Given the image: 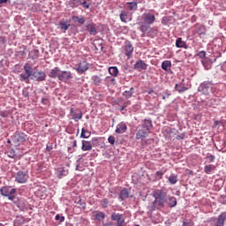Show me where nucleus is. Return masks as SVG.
<instances>
[{"instance_id":"f257e3e1","label":"nucleus","mask_w":226,"mask_h":226,"mask_svg":"<svg viewBox=\"0 0 226 226\" xmlns=\"http://www.w3.org/2000/svg\"><path fill=\"white\" fill-rule=\"evenodd\" d=\"M156 17L154 14L149 12L144 13L141 18V21L139 23L141 33H147L150 29V26L154 24Z\"/></svg>"},{"instance_id":"f03ea898","label":"nucleus","mask_w":226,"mask_h":226,"mask_svg":"<svg viewBox=\"0 0 226 226\" xmlns=\"http://www.w3.org/2000/svg\"><path fill=\"white\" fill-rule=\"evenodd\" d=\"M0 193L4 197H7L9 199V200H14L15 193H17V190L11 188V186H3L0 189Z\"/></svg>"},{"instance_id":"7ed1b4c3","label":"nucleus","mask_w":226,"mask_h":226,"mask_svg":"<svg viewBox=\"0 0 226 226\" xmlns=\"http://www.w3.org/2000/svg\"><path fill=\"white\" fill-rule=\"evenodd\" d=\"M27 179H29V174L27 171L19 170L15 175V181L19 185L27 183Z\"/></svg>"},{"instance_id":"20e7f679","label":"nucleus","mask_w":226,"mask_h":226,"mask_svg":"<svg viewBox=\"0 0 226 226\" xmlns=\"http://www.w3.org/2000/svg\"><path fill=\"white\" fill-rule=\"evenodd\" d=\"M111 220L113 222H117V226H126V222H124V215L119 213H112Z\"/></svg>"},{"instance_id":"39448f33","label":"nucleus","mask_w":226,"mask_h":226,"mask_svg":"<svg viewBox=\"0 0 226 226\" xmlns=\"http://www.w3.org/2000/svg\"><path fill=\"white\" fill-rule=\"evenodd\" d=\"M212 86H213V84H211V82L205 81L200 84L198 91H199V93H201V94H205V96H207V94H209V91H210Z\"/></svg>"},{"instance_id":"423d86ee","label":"nucleus","mask_w":226,"mask_h":226,"mask_svg":"<svg viewBox=\"0 0 226 226\" xmlns=\"http://www.w3.org/2000/svg\"><path fill=\"white\" fill-rule=\"evenodd\" d=\"M74 70H76L79 75H82V73H86V72L89 70V63L86 61L80 62L76 65Z\"/></svg>"},{"instance_id":"0eeeda50","label":"nucleus","mask_w":226,"mask_h":226,"mask_svg":"<svg viewBox=\"0 0 226 226\" xmlns=\"http://www.w3.org/2000/svg\"><path fill=\"white\" fill-rule=\"evenodd\" d=\"M47 78V75L43 72L35 71L32 74V80H36L37 82H43L45 79Z\"/></svg>"},{"instance_id":"6e6552de","label":"nucleus","mask_w":226,"mask_h":226,"mask_svg":"<svg viewBox=\"0 0 226 226\" xmlns=\"http://www.w3.org/2000/svg\"><path fill=\"white\" fill-rule=\"evenodd\" d=\"M27 136L23 132H16L13 136V142L18 146H20V142H26Z\"/></svg>"},{"instance_id":"1a4fd4ad","label":"nucleus","mask_w":226,"mask_h":226,"mask_svg":"<svg viewBox=\"0 0 226 226\" xmlns=\"http://www.w3.org/2000/svg\"><path fill=\"white\" fill-rule=\"evenodd\" d=\"M124 52L125 56L130 59L133 54V46L132 45L131 41H125L124 46Z\"/></svg>"},{"instance_id":"9d476101","label":"nucleus","mask_w":226,"mask_h":226,"mask_svg":"<svg viewBox=\"0 0 226 226\" xmlns=\"http://www.w3.org/2000/svg\"><path fill=\"white\" fill-rule=\"evenodd\" d=\"M149 133H151V132L146 131V129H139L136 133V139L144 142V139L148 137Z\"/></svg>"},{"instance_id":"9b49d317","label":"nucleus","mask_w":226,"mask_h":226,"mask_svg":"<svg viewBox=\"0 0 226 226\" xmlns=\"http://www.w3.org/2000/svg\"><path fill=\"white\" fill-rule=\"evenodd\" d=\"M92 220H95L97 222H102V220H105V213L100 210H95L92 212Z\"/></svg>"},{"instance_id":"f8f14e48","label":"nucleus","mask_w":226,"mask_h":226,"mask_svg":"<svg viewBox=\"0 0 226 226\" xmlns=\"http://www.w3.org/2000/svg\"><path fill=\"white\" fill-rule=\"evenodd\" d=\"M225 220H226V212L222 213L218 219H214L213 222L215 226H223L225 225Z\"/></svg>"},{"instance_id":"ddd939ff","label":"nucleus","mask_w":226,"mask_h":226,"mask_svg":"<svg viewBox=\"0 0 226 226\" xmlns=\"http://www.w3.org/2000/svg\"><path fill=\"white\" fill-rule=\"evenodd\" d=\"M119 18L121 22H124V24L132 22V15L128 14V11H122L119 14Z\"/></svg>"},{"instance_id":"4468645a","label":"nucleus","mask_w":226,"mask_h":226,"mask_svg":"<svg viewBox=\"0 0 226 226\" xmlns=\"http://www.w3.org/2000/svg\"><path fill=\"white\" fill-rule=\"evenodd\" d=\"M70 79H73L71 72L63 71L60 72V75H58V79L62 82H66V80H70Z\"/></svg>"},{"instance_id":"2eb2a0df","label":"nucleus","mask_w":226,"mask_h":226,"mask_svg":"<svg viewBox=\"0 0 226 226\" xmlns=\"http://www.w3.org/2000/svg\"><path fill=\"white\" fill-rule=\"evenodd\" d=\"M134 69L138 72H142V70H147V64L144 63L142 60H139L134 64Z\"/></svg>"},{"instance_id":"dca6fc26","label":"nucleus","mask_w":226,"mask_h":226,"mask_svg":"<svg viewBox=\"0 0 226 226\" xmlns=\"http://www.w3.org/2000/svg\"><path fill=\"white\" fill-rule=\"evenodd\" d=\"M125 8L129 11H137V10H139V4L137 2H127Z\"/></svg>"},{"instance_id":"f3484780","label":"nucleus","mask_w":226,"mask_h":226,"mask_svg":"<svg viewBox=\"0 0 226 226\" xmlns=\"http://www.w3.org/2000/svg\"><path fill=\"white\" fill-rule=\"evenodd\" d=\"M70 112L72 119L75 120L76 123L79 122V119H82V111L77 113L73 108H71Z\"/></svg>"},{"instance_id":"a211bd4d","label":"nucleus","mask_w":226,"mask_h":226,"mask_svg":"<svg viewBox=\"0 0 226 226\" xmlns=\"http://www.w3.org/2000/svg\"><path fill=\"white\" fill-rule=\"evenodd\" d=\"M166 204H168L169 207H176L177 200L174 196H169V198H166Z\"/></svg>"},{"instance_id":"6ab92c4d","label":"nucleus","mask_w":226,"mask_h":226,"mask_svg":"<svg viewBox=\"0 0 226 226\" xmlns=\"http://www.w3.org/2000/svg\"><path fill=\"white\" fill-rule=\"evenodd\" d=\"M157 199L161 200V202L159 203V206H161V207H164L167 202V192L161 191V195L157 197Z\"/></svg>"},{"instance_id":"aec40b11","label":"nucleus","mask_w":226,"mask_h":226,"mask_svg":"<svg viewBox=\"0 0 226 226\" xmlns=\"http://www.w3.org/2000/svg\"><path fill=\"white\" fill-rule=\"evenodd\" d=\"M60 73L61 69H59V67H55L49 72V77H50V79H59Z\"/></svg>"},{"instance_id":"412c9836","label":"nucleus","mask_w":226,"mask_h":226,"mask_svg":"<svg viewBox=\"0 0 226 226\" xmlns=\"http://www.w3.org/2000/svg\"><path fill=\"white\" fill-rule=\"evenodd\" d=\"M185 79H182V82L175 85V89L178 93H185V91H188V87L185 86Z\"/></svg>"},{"instance_id":"4be33fe9","label":"nucleus","mask_w":226,"mask_h":226,"mask_svg":"<svg viewBox=\"0 0 226 226\" xmlns=\"http://www.w3.org/2000/svg\"><path fill=\"white\" fill-rule=\"evenodd\" d=\"M126 130H128V126H126V124L120 123L117 125L116 133H125Z\"/></svg>"},{"instance_id":"5701e85b","label":"nucleus","mask_w":226,"mask_h":226,"mask_svg":"<svg viewBox=\"0 0 226 226\" xmlns=\"http://www.w3.org/2000/svg\"><path fill=\"white\" fill-rule=\"evenodd\" d=\"M87 31L93 36H96L98 31L96 30V25L94 23L87 25Z\"/></svg>"},{"instance_id":"b1692460","label":"nucleus","mask_w":226,"mask_h":226,"mask_svg":"<svg viewBox=\"0 0 226 226\" xmlns=\"http://www.w3.org/2000/svg\"><path fill=\"white\" fill-rule=\"evenodd\" d=\"M151 128H153V122H151V120L145 119L142 123V129L147 132H151Z\"/></svg>"},{"instance_id":"393cba45","label":"nucleus","mask_w":226,"mask_h":226,"mask_svg":"<svg viewBox=\"0 0 226 226\" xmlns=\"http://www.w3.org/2000/svg\"><path fill=\"white\" fill-rule=\"evenodd\" d=\"M81 149L82 151H91V149H93V145L91 144V141L82 140Z\"/></svg>"},{"instance_id":"a878e982","label":"nucleus","mask_w":226,"mask_h":226,"mask_svg":"<svg viewBox=\"0 0 226 226\" xmlns=\"http://www.w3.org/2000/svg\"><path fill=\"white\" fill-rule=\"evenodd\" d=\"M105 86H107L108 87H110L111 86H114L116 84V78H114V76H108L105 78Z\"/></svg>"},{"instance_id":"bb28decb","label":"nucleus","mask_w":226,"mask_h":226,"mask_svg":"<svg viewBox=\"0 0 226 226\" xmlns=\"http://www.w3.org/2000/svg\"><path fill=\"white\" fill-rule=\"evenodd\" d=\"M176 47L177 49H188V45H186V42L183 41L182 38H177L176 41Z\"/></svg>"},{"instance_id":"cd10ccee","label":"nucleus","mask_w":226,"mask_h":226,"mask_svg":"<svg viewBox=\"0 0 226 226\" xmlns=\"http://www.w3.org/2000/svg\"><path fill=\"white\" fill-rule=\"evenodd\" d=\"M161 67L164 70V72H169L170 68H172V62L170 60H165L162 63Z\"/></svg>"},{"instance_id":"c85d7f7f","label":"nucleus","mask_w":226,"mask_h":226,"mask_svg":"<svg viewBox=\"0 0 226 226\" xmlns=\"http://www.w3.org/2000/svg\"><path fill=\"white\" fill-rule=\"evenodd\" d=\"M130 197V192H128V189L124 188L120 192L119 199L121 200H126Z\"/></svg>"},{"instance_id":"c756f323","label":"nucleus","mask_w":226,"mask_h":226,"mask_svg":"<svg viewBox=\"0 0 226 226\" xmlns=\"http://www.w3.org/2000/svg\"><path fill=\"white\" fill-rule=\"evenodd\" d=\"M69 5L71 8H79V6L82 5V0H70Z\"/></svg>"},{"instance_id":"7c9ffc66","label":"nucleus","mask_w":226,"mask_h":226,"mask_svg":"<svg viewBox=\"0 0 226 226\" xmlns=\"http://www.w3.org/2000/svg\"><path fill=\"white\" fill-rule=\"evenodd\" d=\"M92 82L95 86H102V79L100 76L94 75V76H92Z\"/></svg>"},{"instance_id":"2f4dec72","label":"nucleus","mask_w":226,"mask_h":226,"mask_svg":"<svg viewBox=\"0 0 226 226\" xmlns=\"http://www.w3.org/2000/svg\"><path fill=\"white\" fill-rule=\"evenodd\" d=\"M90 137H91V132H89L86 128H82L81 129L80 138L81 139H89Z\"/></svg>"},{"instance_id":"473e14b6","label":"nucleus","mask_w":226,"mask_h":226,"mask_svg":"<svg viewBox=\"0 0 226 226\" xmlns=\"http://www.w3.org/2000/svg\"><path fill=\"white\" fill-rule=\"evenodd\" d=\"M168 181L170 185H176V183H177V181H179V178H178L177 175L171 174L169 177Z\"/></svg>"},{"instance_id":"72a5a7b5","label":"nucleus","mask_w":226,"mask_h":226,"mask_svg":"<svg viewBox=\"0 0 226 226\" xmlns=\"http://www.w3.org/2000/svg\"><path fill=\"white\" fill-rule=\"evenodd\" d=\"M109 73L111 74V77H117V75H119V70L116 66L109 67Z\"/></svg>"},{"instance_id":"f704fd0d","label":"nucleus","mask_w":226,"mask_h":226,"mask_svg":"<svg viewBox=\"0 0 226 226\" xmlns=\"http://www.w3.org/2000/svg\"><path fill=\"white\" fill-rule=\"evenodd\" d=\"M216 169L215 165L210 164V165H207L204 168V172L206 174H211V172H213Z\"/></svg>"},{"instance_id":"c9c22d12","label":"nucleus","mask_w":226,"mask_h":226,"mask_svg":"<svg viewBox=\"0 0 226 226\" xmlns=\"http://www.w3.org/2000/svg\"><path fill=\"white\" fill-rule=\"evenodd\" d=\"M133 91H135V89L133 87H131L130 90H126L123 93V96H124V98H132V96H133Z\"/></svg>"},{"instance_id":"e433bc0d","label":"nucleus","mask_w":226,"mask_h":226,"mask_svg":"<svg viewBox=\"0 0 226 226\" xmlns=\"http://www.w3.org/2000/svg\"><path fill=\"white\" fill-rule=\"evenodd\" d=\"M31 75L29 74H24V73H21L19 75V78H20V80H23V82H26V84H29V79H31Z\"/></svg>"},{"instance_id":"4c0bfd02","label":"nucleus","mask_w":226,"mask_h":226,"mask_svg":"<svg viewBox=\"0 0 226 226\" xmlns=\"http://www.w3.org/2000/svg\"><path fill=\"white\" fill-rule=\"evenodd\" d=\"M24 70H25L26 74H28L32 77V75L34 73L33 72V67H31V65H29V64H25Z\"/></svg>"},{"instance_id":"58836bf2","label":"nucleus","mask_w":226,"mask_h":226,"mask_svg":"<svg viewBox=\"0 0 226 226\" xmlns=\"http://www.w3.org/2000/svg\"><path fill=\"white\" fill-rule=\"evenodd\" d=\"M66 174H68V171H66L64 169H63V168L57 169V177L59 179H61V177H63V176H66Z\"/></svg>"},{"instance_id":"ea45409f","label":"nucleus","mask_w":226,"mask_h":226,"mask_svg":"<svg viewBox=\"0 0 226 226\" xmlns=\"http://www.w3.org/2000/svg\"><path fill=\"white\" fill-rule=\"evenodd\" d=\"M205 70H211V62H209L208 60H202L201 61Z\"/></svg>"},{"instance_id":"a19ab883","label":"nucleus","mask_w":226,"mask_h":226,"mask_svg":"<svg viewBox=\"0 0 226 226\" xmlns=\"http://www.w3.org/2000/svg\"><path fill=\"white\" fill-rule=\"evenodd\" d=\"M149 31H148V34L149 36H154L157 34L158 33V28L157 27H152L150 26V28H148Z\"/></svg>"},{"instance_id":"79ce46f5","label":"nucleus","mask_w":226,"mask_h":226,"mask_svg":"<svg viewBox=\"0 0 226 226\" xmlns=\"http://www.w3.org/2000/svg\"><path fill=\"white\" fill-rule=\"evenodd\" d=\"M72 19L77 20V22H79V24H85V22H86V19H84V17L79 18L78 16H74V17H72Z\"/></svg>"},{"instance_id":"37998d69","label":"nucleus","mask_w":226,"mask_h":226,"mask_svg":"<svg viewBox=\"0 0 226 226\" xmlns=\"http://www.w3.org/2000/svg\"><path fill=\"white\" fill-rule=\"evenodd\" d=\"M163 174H165V172H163V171H156L155 172V179L157 181H160V179H162L163 177Z\"/></svg>"},{"instance_id":"c03bdc74","label":"nucleus","mask_w":226,"mask_h":226,"mask_svg":"<svg viewBox=\"0 0 226 226\" xmlns=\"http://www.w3.org/2000/svg\"><path fill=\"white\" fill-rule=\"evenodd\" d=\"M101 206H102V207H109V200L107 199H102L101 200Z\"/></svg>"},{"instance_id":"a18cd8bd","label":"nucleus","mask_w":226,"mask_h":226,"mask_svg":"<svg viewBox=\"0 0 226 226\" xmlns=\"http://www.w3.org/2000/svg\"><path fill=\"white\" fill-rule=\"evenodd\" d=\"M70 27V24L66 23H60V28L64 31H68V28Z\"/></svg>"},{"instance_id":"49530a36","label":"nucleus","mask_w":226,"mask_h":226,"mask_svg":"<svg viewBox=\"0 0 226 226\" xmlns=\"http://www.w3.org/2000/svg\"><path fill=\"white\" fill-rule=\"evenodd\" d=\"M108 142H109V144H111V146H114V144H116V138L114 136H109L108 138Z\"/></svg>"},{"instance_id":"de8ad7c7","label":"nucleus","mask_w":226,"mask_h":226,"mask_svg":"<svg viewBox=\"0 0 226 226\" xmlns=\"http://www.w3.org/2000/svg\"><path fill=\"white\" fill-rule=\"evenodd\" d=\"M216 157H215V155L213 154H209L207 156V160H208L209 163H213V162H215Z\"/></svg>"},{"instance_id":"09e8293b","label":"nucleus","mask_w":226,"mask_h":226,"mask_svg":"<svg viewBox=\"0 0 226 226\" xmlns=\"http://www.w3.org/2000/svg\"><path fill=\"white\" fill-rule=\"evenodd\" d=\"M197 56H198V57H200V59H204V57H206V51H200V52L197 54Z\"/></svg>"},{"instance_id":"8fccbe9b","label":"nucleus","mask_w":226,"mask_h":226,"mask_svg":"<svg viewBox=\"0 0 226 226\" xmlns=\"http://www.w3.org/2000/svg\"><path fill=\"white\" fill-rule=\"evenodd\" d=\"M81 4L83 7L86 8V10L89 9V6H91V4H87L86 0H84L83 2L81 1Z\"/></svg>"},{"instance_id":"3c124183","label":"nucleus","mask_w":226,"mask_h":226,"mask_svg":"<svg viewBox=\"0 0 226 226\" xmlns=\"http://www.w3.org/2000/svg\"><path fill=\"white\" fill-rule=\"evenodd\" d=\"M55 220H56V221L59 220V222H64V216H61L59 215H56L55 216Z\"/></svg>"},{"instance_id":"603ef678","label":"nucleus","mask_w":226,"mask_h":226,"mask_svg":"<svg viewBox=\"0 0 226 226\" xmlns=\"http://www.w3.org/2000/svg\"><path fill=\"white\" fill-rule=\"evenodd\" d=\"M77 204H79V206H81V207H83V209H86V202H84L82 200H79Z\"/></svg>"},{"instance_id":"864d4df0","label":"nucleus","mask_w":226,"mask_h":226,"mask_svg":"<svg viewBox=\"0 0 226 226\" xmlns=\"http://www.w3.org/2000/svg\"><path fill=\"white\" fill-rule=\"evenodd\" d=\"M169 96H170V93L169 92H164L163 95H162V100H167V98H169Z\"/></svg>"},{"instance_id":"5fc2aeb1","label":"nucleus","mask_w":226,"mask_h":226,"mask_svg":"<svg viewBox=\"0 0 226 226\" xmlns=\"http://www.w3.org/2000/svg\"><path fill=\"white\" fill-rule=\"evenodd\" d=\"M23 96H24L25 98L29 97V92H27V90H23Z\"/></svg>"},{"instance_id":"6e6d98bb","label":"nucleus","mask_w":226,"mask_h":226,"mask_svg":"<svg viewBox=\"0 0 226 226\" xmlns=\"http://www.w3.org/2000/svg\"><path fill=\"white\" fill-rule=\"evenodd\" d=\"M183 226H193V223L192 222H183Z\"/></svg>"},{"instance_id":"4d7b16f0","label":"nucleus","mask_w":226,"mask_h":226,"mask_svg":"<svg viewBox=\"0 0 226 226\" xmlns=\"http://www.w3.org/2000/svg\"><path fill=\"white\" fill-rule=\"evenodd\" d=\"M41 103H43L44 105H47V104L49 103V100L43 98V99L41 100Z\"/></svg>"},{"instance_id":"13d9d810","label":"nucleus","mask_w":226,"mask_h":226,"mask_svg":"<svg viewBox=\"0 0 226 226\" xmlns=\"http://www.w3.org/2000/svg\"><path fill=\"white\" fill-rule=\"evenodd\" d=\"M155 202L158 204V206H160V202H162V200H160V198H156Z\"/></svg>"},{"instance_id":"bf43d9fd","label":"nucleus","mask_w":226,"mask_h":226,"mask_svg":"<svg viewBox=\"0 0 226 226\" xmlns=\"http://www.w3.org/2000/svg\"><path fill=\"white\" fill-rule=\"evenodd\" d=\"M34 53L38 56L40 54V50L39 49H34Z\"/></svg>"},{"instance_id":"052dcab7","label":"nucleus","mask_w":226,"mask_h":226,"mask_svg":"<svg viewBox=\"0 0 226 226\" xmlns=\"http://www.w3.org/2000/svg\"><path fill=\"white\" fill-rule=\"evenodd\" d=\"M4 3H8V0H0V4H4Z\"/></svg>"},{"instance_id":"680f3d73","label":"nucleus","mask_w":226,"mask_h":226,"mask_svg":"<svg viewBox=\"0 0 226 226\" xmlns=\"http://www.w3.org/2000/svg\"><path fill=\"white\" fill-rule=\"evenodd\" d=\"M218 124H220V122L218 120L215 121L214 126H218Z\"/></svg>"},{"instance_id":"e2e57ef3","label":"nucleus","mask_w":226,"mask_h":226,"mask_svg":"<svg viewBox=\"0 0 226 226\" xmlns=\"http://www.w3.org/2000/svg\"><path fill=\"white\" fill-rule=\"evenodd\" d=\"M72 147H77V139H75V140L73 141Z\"/></svg>"},{"instance_id":"0e129e2a","label":"nucleus","mask_w":226,"mask_h":226,"mask_svg":"<svg viewBox=\"0 0 226 226\" xmlns=\"http://www.w3.org/2000/svg\"><path fill=\"white\" fill-rule=\"evenodd\" d=\"M102 226H112V223L107 222V223L102 224Z\"/></svg>"},{"instance_id":"69168bd1","label":"nucleus","mask_w":226,"mask_h":226,"mask_svg":"<svg viewBox=\"0 0 226 226\" xmlns=\"http://www.w3.org/2000/svg\"><path fill=\"white\" fill-rule=\"evenodd\" d=\"M177 139L183 140L185 138L183 136H177Z\"/></svg>"},{"instance_id":"338daca9","label":"nucleus","mask_w":226,"mask_h":226,"mask_svg":"<svg viewBox=\"0 0 226 226\" xmlns=\"http://www.w3.org/2000/svg\"><path fill=\"white\" fill-rule=\"evenodd\" d=\"M204 34H206V32H200V36H202V35H204Z\"/></svg>"},{"instance_id":"774afa93","label":"nucleus","mask_w":226,"mask_h":226,"mask_svg":"<svg viewBox=\"0 0 226 226\" xmlns=\"http://www.w3.org/2000/svg\"><path fill=\"white\" fill-rule=\"evenodd\" d=\"M170 128H166V132H170Z\"/></svg>"}]
</instances>
